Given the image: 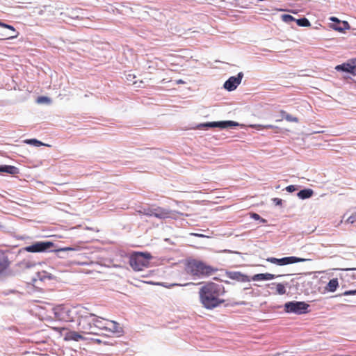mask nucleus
<instances>
[{
	"label": "nucleus",
	"instance_id": "f257e3e1",
	"mask_svg": "<svg viewBox=\"0 0 356 356\" xmlns=\"http://www.w3.org/2000/svg\"><path fill=\"white\" fill-rule=\"evenodd\" d=\"M200 302L207 309H213L225 302L219 297L225 293V287L212 282H209L202 286L199 291Z\"/></svg>",
	"mask_w": 356,
	"mask_h": 356
},
{
	"label": "nucleus",
	"instance_id": "f03ea898",
	"mask_svg": "<svg viewBox=\"0 0 356 356\" xmlns=\"http://www.w3.org/2000/svg\"><path fill=\"white\" fill-rule=\"evenodd\" d=\"M55 247V243L50 241H35L30 245L22 248L19 250V253H23L24 252L31 253L56 252L59 257H63V256L59 255L58 253L68 251H79L80 250L78 246L54 248Z\"/></svg>",
	"mask_w": 356,
	"mask_h": 356
},
{
	"label": "nucleus",
	"instance_id": "7ed1b4c3",
	"mask_svg": "<svg viewBox=\"0 0 356 356\" xmlns=\"http://www.w3.org/2000/svg\"><path fill=\"white\" fill-rule=\"evenodd\" d=\"M185 270L187 274L193 276L195 280L196 278L207 277L218 271V268L207 265L201 260L192 259L186 261Z\"/></svg>",
	"mask_w": 356,
	"mask_h": 356
},
{
	"label": "nucleus",
	"instance_id": "20e7f679",
	"mask_svg": "<svg viewBox=\"0 0 356 356\" xmlns=\"http://www.w3.org/2000/svg\"><path fill=\"white\" fill-rule=\"evenodd\" d=\"M152 254L147 252H136L129 257V264L135 271H141L149 266Z\"/></svg>",
	"mask_w": 356,
	"mask_h": 356
},
{
	"label": "nucleus",
	"instance_id": "39448f33",
	"mask_svg": "<svg viewBox=\"0 0 356 356\" xmlns=\"http://www.w3.org/2000/svg\"><path fill=\"white\" fill-rule=\"evenodd\" d=\"M76 306L69 307L60 305L53 308V313L55 318L58 321L74 322L76 318V314H81L80 312H76Z\"/></svg>",
	"mask_w": 356,
	"mask_h": 356
},
{
	"label": "nucleus",
	"instance_id": "423d86ee",
	"mask_svg": "<svg viewBox=\"0 0 356 356\" xmlns=\"http://www.w3.org/2000/svg\"><path fill=\"white\" fill-rule=\"evenodd\" d=\"M309 305L304 301H289L284 305V309L286 313L295 314L297 315L308 314Z\"/></svg>",
	"mask_w": 356,
	"mask_h": 356
},
{
	"label": "nucleus",
	"instance_id": "0eeeda50",
	"mask_svg": "<svg viewBox=\"0 0 356 356\" xmlns=\"http://www.w3.org/2000/svg\"><path fill=\"white\" fill-rule=\"evenodd\" d=\"M177 215L183 216L184 213L177 211H172L167 208H163L161 207L154 206V213L153 217H155L160 220H164L166 218H172L177 219Z\"/></svg>",
	"mask_w": 356,
	"mask_h": 356
},
{
	"label": "nucleus",
	"instance_id": "6e6552de",
	"mask_svg": "<svg viewBox=\"0 0 356 356\" xmlns=\"http://www.w3.org/2000/svg\"><path fill=\"white\" fill-rule=\"evenodd\" d=\"M243 73L240 72L236 76H230L223 84V88L228 92L234 91L241 83Z\"/></svg>",
	"mask_w": 356,
	"mask_h": 356
},
{
	"label": "nucleus",
	"instance_id": "1a4fd4ad",
	"mask_svg": "<svg viewBox=\"0 0 356 356\" xmlns=\"http://www.w3.org/2000/svg\"><path fill=\"white\" fill-rule=\"evenodd\" d=\"M225 275L227 277L238 282L244 283L249 282L250 281V278L248 275L240 271L225 270Z\"/></svg>",
	"mask_w": 356,
	"mask_h": 356
},
{
	"label": "nucleus",
	"instance_id": "9d476101",
	"mask_svg": "<svg viewBox=\"0 0 356 356\" xmlns=\"http://www.w3.org/2000/svg\"><path fill=\"white\" fill-rule=\"evenodd\" d=\"M0 27H3L8 30L1 34L4 37V39H14L17 38L19 33L15 30V27L12 25L8 24L1 20H0Z\"/></svg>",
	"mask_w": 356,
	"mask_h": 356
},
{
	"label": "nucleus",
	"instance_id": "9b49d317",
	"mask_svg": "<svg viewBox=\"0 0 356 356\" xmlns=\"http://www.w3.org/2000/svg\"><path fill=\"white\" fill-rule=\"evenodd\" d=\"M76 312H80V313H81V314H76V317L80 318L79 325H82L86 323V321H88V318L89 317L95 316V314L92 313H88L87 312L88 309L84 307L76 305Z\"/></svg>",
	"mask_w": 356,
	"mask_h": 356
},
{
	"label": "nucleus",
	"instance_id": "f8f14e48",
	"mask_svg": "<svg viewBox=\"0 0 356 356\" xmlns=\"http://www.w3.org/2000/svg\"><path fill=\"white\" fill-rule=\"evenodd\" d=\"M214 128L220 129H234L239 126V124L232 120L213 121Z\"/></svg>",
	"mask_w": 356,
	"mask_h": 356
},
{
	"label": "nucleus",
	"instance_id": "ddd939ff",
	"mask_svg": "<svg viewBox=\"0 0 356 356\" xmlns=\"http://www.w3.org/2000/svg\"><path fill=\"white\" fill-rule=\"evenodd\" d=\"M282 275H275L269 273H257L254 275L250 280L253 281H263V280H271L278 277H282Z\"/></svg>",
	"mask_w": 356,
	"mask_h": 356
},
{
	"label": "nucleus",
	"instance_id": "4468645a",
	"mask_svg": "<svg viewBox=\"0 0 356 356\" xmlns=\"http://www.w3.org/2000/svg\"><path fill=\"white\" fill-rule=\"evenodd\" d=\"M330 26L333 30L337 31L340 33H343L346 30L350 29V24L347 21H340L337 24H331Z\"/></svg>",
	"mask_w": 356,
	"mask_h": 356
},
{
	"label": "nucleus",
	"instance_id": "2eb2a0df",
	"mask_svg": "<svg viewBox=\"0 0 356 356\" xmlns=\"http://www.w3.org/2000/svg\"><path fill=\"white\" fill-rule=\"evenodd\" d=\"M308 259L298 257L296 256H289V257H282V261H283V266L296 264L299 262H304L307 261Z\"/></svg>",
	"mask_w": 356,
	"mask_h": 356
},
{
	"label": "nucleus",
	"instance_id": "dca6fc26",
	"mask_svg": "<svg viewBox=\"0 0 356 356\" xmlns=\"http://www.w3.org/2000/svg\"><path fill=\"white\" fill-rule=\"evenodd\" d=\"M0 172H5L10 175H17L19 172L18 168L10 165H0Z\"/></svg>",
	"mask_w": 356,
	"mask_h": 356
},
{
	"label": "nucleus",
	"instance_id": "f3484780",
	"mask_svg": "<svg viewBox=\"0 0 356 356\" xmlns=\"http://www.w3.org/2000/svg\"><path fill=\"white\" fill-rule=\"evenodd\" d=\"M54 278V276L48 273L46 271H42V272H38L35 275V276L33 278V282H35L38 280H40L41 282H43L46 280H51Z\"/></svg>",
	"mask_w": 356,
	"mask_h": 356
},
{
	"label": "nucleus",
	"instance_id": "a211bd4d",
	"mask_svg": "<svg viewBox=\"0 0 356 356\" xmlns=\"http://www.w3.org/2000/svg\"><path fill=\"white\" fill-rule=\"evenodd\" d=\"M65 340L66 341H79L80 340L84 339L82 335L79 332L75 331H70L65 335Z\"/></svg>",
	"mask_w": 356,
	"mask_h": 356
},
{
	"label": "nucleus",
	"instance_id": "6ab92c4d",
	"mask_svg": "<svg viewBox=\"0 0 356 356\" xmlns=\"http://www.w3.org/2000/svg\"><path fill=\"white\" fill-rule=\"evenodd\" d=\"M136 212L140 215H144L148 217H153L154 206L141 207Z\"/></svg>",
	"mask_w": 356,
	"mask_h": 356
},
{
	"label": "nucleus",
	"instance_id": "aec40b11",
	"mask_svg": "<svg viewBox=\"0 0 356 356\" xmlns=\"http://www.w3.org/2000/svg\"><path fill=\"white\" fill-rule=\"evenodd\" d=\"M314 195V191L311 188H303L297 193V196L300 200L310 198Z\"/></svg>",
	"mask_w": 356,
	"mask_h": 356
},
{
	"label": "nucleus",
	"instance_id": "412c9836",
	"mask_svg": "<svg viewBox=\"0 0 356 356\" xmlns=\"http://www.w3.org/2000/svg\"><path fill=\"white\" fill-rule=\"evenodd\" d=\"M37 263L34 261L31 260L30 259H24L22 261L17 263V266H19L21 268H31L35 266Z\"/></svg>",
	"mask_w": 356,
	"mask_h": 356
},
{
	"label": "nucleus",
	"instance_id": "4be33fe9",
	"mask_svg": "<svg viewBox=\"0 0 356 356\" xmlns=\"http://www.w3.org/2000/svg\"><path fill=\"white\" fill-rule=\"evenodd\" d=\"M10 266V261L8 256L4 254H0V274L6 270Z\"/></svg>",
	"mask_w": 356,
	"mask_h": 356
},
{
	"label": "nucleus",
	"instance_id": "5701e85b",
	"mask_svg": "<svg viewBox=\"0 0 356 356\" xmlns=\"http://www.w3.org/2000/svg\"><path fill=\"white\" fill-rule=\"evenodd\" d=\"M81 329V332L85 334H95L94 328L92 323L89 321H86V323L79 325Z\"/></svg>",
	"mask_w": 356,
	"mask_h": 356
},
{
	"label": "nucleus",
	"instance_id": "b1692460",
	"mask_svg": "<svg viewBox=\"0 0 356 356\" xmlns=\"http://www.w3.org/2000/svg\"><path fill=\"white\" fill-rule=\"evenodd\" d=\"M335 69L338 72H343L352 74L353 68L350 67L349 60L347 63H343L342 64L337 65L335 67Z\"/></svg>",
	"mask_w": 356,
	"mask_h": 356
},
{
	"label": "nucleus",
	"instance_id": "393cba45",
	"mask_svg": "<svg viewBox=\"0 0 356 356\" xmlns=\"http://www.w3.org/2000/svg\"><path fill=\"white\" fill-rule=\"evenodd\" d=\"M339 286V281L337 278L331 279L327 286H325V290L329 292H334Z\"/></svg>",
	"mask_w": 356,
	"mask_h": 356
},
{
	"label": "nucleus",
	"instance_id": "a878e982",
	"mask_svg": "<svg viewBox=\"0 0 356 356\" xmlns=\"http://www.w3.org/2000/svg\"><path fill=\"white\" fill-rule=\"evenodd\" d=\"M280 113V116L282 117V118L286 120L288 122H296V123L299 122V120L298 118L293 116L292 115L288 113L286 111H285L284 110H281Z\"/></svg>",
	"mask_w": 356,
	"mask_h": 356
},
{
	"label": "nucleus",
	"instance_id": "bb28decb",
	"mask_svg": "<svg viewBox=\"0 0 356 356\" xmlns=\"http://www.w3.org/2000/svg\"><path fill=\"white\" fill-rule=\"evenodd\" d=\"M24 143L26 144L31 145L35 147L48 146V145L43 143L42 141L36 138L26 139L24 140Z\"/></svg>",
	"mask_w": 356,
	"mask_h": 356
},
{
	"label": "nucleus",
	"instance_id": "cd10ccee",
	"mask_svg": "<svg viewBox=\"0 0 356 356\" xmlns=\"http://www.w3.org/2000/svg\"><path fill=\"white\" fill-rule=\"evenodd\" d=\"M295 22H296L297 25L300 27H309L311 26L309 20L305 17L296 19Z\"/></svg>",
	"mask_w": 356,
	"mask_h": 356
},
{
	"label": "nucleus",
	"instance_id": "c85d7f7f",
	"mask_svg": "<svg viewBox=\"0 0 356 356\" xmlns=\"http://www.w3.org/2000/svg\"><path fill=\"white\" fill-rule=\"evenodd\" d=\"M93 317H94V318L92 319V325L94 329L95 327H98L100 329L106 328V327L102 325V321H101L102 318H100L96 315H95V316H93Z\"/></svg>",
	"mask_w": 356,
	"mask_h": 356
},
{
	"label": "nucleus",
	"instance_id": "c756f323",
	"mask_svg": "<svg viewBox=\"0 0 356 356\" xmlns=\"http://www.w3.org/2000/svg\"><path fill=\"white\" fill-rule=\"evenodd\" d=\"M211 128H214L213 122H207L196 125V129H208Z\"/></svg>",
	"mask_w": 356,
	"mask_h": 356
},
{
	"label": "nucleus",
	"instance_id": "7c9ffc66",
	"mask_svg": "<svg viewBox=\"0 0 356 356\" xmlns=\"http://www.w3.org/2000/svg\"><path fill=\"white\" fill-rule=\"evenodd\" d=\"M111 323L112 324V327L109 328L111 331L118 334L122 332V329L119 326L118 323L115 321H111Z\"/></svg>",
	"mask_w": 356,
	"mask_h": 356
},
{
	"label": "nucleus",
	"instance_id": "2f4dec72",
	"mask_svg": "<svg viewBox=\"0 0 356 356\" xmlns=\"http://www.w3.org/2000/svg\"><path fill=\"white\" fill-rule=\"evenodd\" d=\"M268 262H270L273 264H276L277 266H283L282 257V258H275V257H268L266 259Z\"/></svg>",
	"mask_w": 356,
	"mask_h": 356
},
{
	"label": "nucleus",
	"instance_id": "473e14b6",
	"mask_svg": "<svg viewBox=\"0 0 356 356\" xmlns=\"http://www.w3.org/2000/svg\"><path fill=\"white\" fill-rule=\"evenodd\" d=\"M277 292L279 295H284L286 293V290L284 284L282 283H277L276 284Z\"/></svg>",
	"mask_w": 356,
	"mask_h": 356
},
{
	"label": "nucleus",
	"instance_id": "72a5a7b5",
	"mask_svg": "<svg viewBox=\"0 0 356 356\" xmlns=\"http://www.w3.org/2000/svg\"><path fill=\"white\" fill-rule=\"evenodd\" d=\"M250 218L255 220H259L260 222L261 223H266L267 222V220L263 218H261L258 213H250Z\"/></svg>",
	"mask_w": 356,
	"mask_h": 356
},
{
	"label": "nucleus",
	"instance_id": "f704fd0d",
	"mask_svg": "<svg viewBox=\"0 0 356 356\" xmlns=\"http://www.w3.org/2000/svg\"><path fill=\"white\" fill-rule=\"evenodd\" d=\"M51 102V99L47 96H39L37 98V102L38 104H49Z\"/></svg>",
	"mask_w": 356,
	"mask_h": 356
},
{
	"label": "nucleus",
	"instance_id": "c9c22d12",
	"mask_svg": "<svg viewBox=\"0 0 356 356\" xmlns=\"http://www.w3.org/2000/svg\"><path fill=\"white\" fill-rule=\"evenodd\" d=\"M282 19L283 20V22L286 23H290L291 22L296 21V18H294L292 15L289 14H283L282 15Z\"/></svg>",
	"mask_w": 356,
	"mask_h": 356
},
{
	"label": "nucleus",
	"instance_id": "e433bc0d",
	"mask_svg": "<svg viewBox=\"0 0 356 356\" xmlns=\"http://www.w3.org/2000/svg\"><path fill=\"white\" fill-rule=\"evenodd\" d=\"M350 67L353 68L352 75H356V58H351L349 60Z\"/></svg>",
	"mask_w": 356,
	"mask_h": 356
},
{
	"label": "nucleus",
	"instance_id": "4c0bfd02",
	"mask_svg": "<svg viewBox=\"0 0 356 356\" xmlns=\"http://www.w3.org/2000/svg\"><path fill=\"white\" fill-rule=\"evenodd\" d=\"M355 295H356V289H355V290H348V291H344L341 294H339V295L335 296V297H339V296H355Z\"/></svg>",
	"mask_w": 356,
	"mask_h": 356
},
{
	"label": "nucleus",
	"instance_id": "58836bf2",
	"mask_svg": "<svg viewBox=\"0 0 356 356\" xmlns=\"http://www.w3.org/2000/svg\"><path fill=\"white\" fill-rule=\"evenodd\" d=\"M299 186L298 185H289L287 186L286 188H285V190L288 192V193H293L296 191L298 190Z\"/></svg>",
	"mask_w": 356,
	"mask_h": 356
},
{
	"label": "nucleus",
	"instance_id": "ea45409f",
	"mask_svg": "<svg viewBox=\"0 0 356 356\" xmlns=\"http://www.w3.org/2000/svg\"><path fill=\"white\" fill-rule=\"evenodd\" d=\"M347 222L350 224H353L356 222V212L348 217Z\"/></svg>",
	"mask_w": 356,
	"mask_h": 356
},
{
	"label": "nucleus",
	"instance_id": "a19ab883",
	"mask_svg": "<svg viewBox=\"0 0 356 356\" xmlns=\"http://www.w3.org/2000/svg\"><path fill=\"white\" fill-rule=\"evenodd\" d=\"M273 204L276 206H282V200L278 197H275L272 199Z\"/></svg>",
	"mask_w": 356,
	"mask_h": 356
},
{
	"label": "nucleus",
	"instance_id": "79ce46f5",
	"mask_svg": "<svg viewBox=\"0 0 356 356\" xmlns=\"http://www.w3.org/2000/svg\"><path fill=\"white\" fill-rule=\"evenodd\" d=\"M254 127H263L264 129H275V128H277V127H275L274 125H272V124H266V125L258 124V125H254Z\"/></svg>",
	"mask_w": 356,
	"mask_h": 356
},
{
	"label": "nucleus",
	"instance_id": "37998d69",
	"mask_svg": "<svg viewBox=\"0 0 356 356\" xmlns=\"http://www.w3.org/2000/svg\"><path fill=\"white\" fill-rule=\"evenodd\" d=\"M213 279L214 280H216V281H219V282H225V284H230L229 281L223 280V279H222V278H220L219 277H214Z\"/></svg>",
	"mask_w": 356,
	"mask_h": 356
},
{
	"label": "nucleus",
	"instance_id": "c03bdc74",
	"mask_svg": "<svg viewBox=\"0 0 356 356\" xmlns=\"http://www.w3.org/2000/svg\"><path fill=\"white\" fill-rule=\"evenodd\" d=\"M330 20L333 22L332 24H337L341 21L336 17H330Z\"/></svg>",
	"mask_w": 356,
	"mask_h": 356
},
{
	"label": "nucleus",
	"instance_id": "a18cd8bd",
	"mask_svg": "<svg viewBox=\"0 0 356 356\" xmlns=\"http://www.w3.org/2000/svg\"><path fill=\"white\" fill-rule=\"evenodd\" d=\"M6 229H7V228H6V226H4V225H1V224L0 223V230H1V231H2V232H6Z\"/></svg>",
	"mask_w": 356,
	"mask_h": 356
},
{
	"label": "nucleus",
	"instance_id": "49530a36",
	"mask_svg": "<svg viewBox=\"0 0 356 356\" xmlns=\"http://www.w3.org/2000/svg\"><path fill=\"white\" fill-rule=\"evenodd\" d=\"M159 285H161L164 287H167V288H169L170 286H175V285H177V284H170V286H168L166 285L165 283H162V284H159Z\"/></svg>",
	"mask_w": 356,
	"mask_h": 356
},
{
	"label": "nucleus",
	"instance_id": "de8ad7c7",
	"mask_svg": "<svg viewBox=\"0 0 356 356\" xmlns=\"http://www.w3.org/2000/svg\"><path fill=\"white\" fill-rule=\"evenodd\" d=\"M191 234L195 236H197V237H204V235H203L202 234L193 233Z\"/></svg>",
	"mask_w": 356,
	"mask_h": 356
},
{
	"label": "nucleus",
	"instance_id": "09e8293b",
	"mask_svg": "<svg viewBox=\"0 0 356 356\" xmlns=\"http://www.w3.org/2000/svg\"><path fill=\"white\" fill-rule=\"evenodd\" d=\"M185 82L182 80V79H179L177 81V83L178 84H181V83H184Z\"/></svg>",
	"mask_w": 356,
	"mask_h": 356
},
{
	"label": "nucleus",
	"instance_id": "8fccbe9b",
	"mask_svg": "<svg viewBox=\"0 0 356 356\" xmlns=\"http://www.w3.org/2000/svg\"><path fill=\"white\" fill-rule=\"evenodd\" d=\"M92 339L94 340L97 343H100L102 342V341L99 339Z\"/></svg>",
	"mask_w": 356,
	"mask_h": 356
},
{
	"label": "nucleus",
	"instance_id": "3c124183",
	"mask_svg": "<svg viewBox=\"0 0 356 356\" xmlns=\"http://www.w3.org/2000/svg\"><path fill=\"white\" fill-rule=\"evenodd\" d=\"M131 76H132L131 74H129V75H128L127 79H128L129 81H132V79H131Z\"/></svg>",
	"mask_w": 356,
	"mask_h": 356
},
{
	"label": "nucleus",
	"instance_id": "603ef678",
	"mask_svg": "<svg viewBox=\"0 0 356 356\" xmlns=\"http://www.w3.org/2000/svg\"><path fill=\"white\" fill-rule=\"evenodd\" d=\"M223 252H231V251L229 250H225Z\"/></svg>",
	"mask_w": 356,
	"mask_h": 356
},
{
	"label": "nucleus",
	"instance_id": "864d4df0",
	"mask_svg": "<svg viewBox=\"0 0 356 356\" xmlns=\"http://www.w3.org/2000/svg\"><path fill=\"white\" fill-rule=\"evenodd\" d=\"M345 301L346 302H352L350 300L345 299Z\"/></svg>",
	"mask_w": 356,
	"mask_h": 356
},
{
	"label": "nucleus",
	"instance_id": "5fc2aeb1",
	"mask_svg": "<svg viewBox=\"0 0 356 356\" xmlns=\"http://www.w3.org/2000/svg\"><path fill=\"white\" fill-rule=\"evenodd\" d=\"M165 241H167V242H169L170 238H165Z\"/></svg>",
	"mask_w": 356,
	"mask_h": 356
},
{
	"label": "nucleus",
	"instance_id": "6e6d98bb",
	"mask_svg": "<svg viewBox=\"0 0 356 356\" xmlns=\"http://www.w3.org/2000/svg\"><path fill=\"white\" fill-rule=\"evenodd\" d=\"M355 35H356V32L354 33Z\"/></svg>",
	"mask_w": 356,
	"mask_h": 356
}]
</instances>
